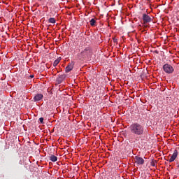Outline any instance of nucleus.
<instances>
[{
  "label": "nucleus",
  "mask_w": 179,
  "mask_h": 179,
  "mask_svg": "<svg viewBox=\"0 0 179 179\" xmlns=\"http://www.w3.org/2000/svg\"><path fill=\"white\" fill-rule=\"evenodd\" d=\"M134 162L138 166H143V164H145V159L139 156H136L134 157Z\"/></svg>",
  "instance_id": "nucleus-4"
},
{
  "label": "nucleus",
  "mask_w": 179,
  "mask_h": 179,
  "mask_svg": "<svg viewBox=\"0 0 179 179\" xmlns=\"http://www.w3.org/2000/svg\"><path fill=\"white\" fill-rule=\"evenodd\" d=\"M43 97L44 96L42 94H37L34 97V101H40V100H43Z\"/></svg>",
  "instance_id": "nucleus-9"
},
{
  "label": "nucleus",
  "mask_w": 179,
  "mask_h": 179,
  "mask_svg": "<svg viewBox=\"0 0 179 179\" xmlns=\"http://www.w3.org/2000/svg\"><path fill=\"white\" fill-rule=\"evenodd\" d=\"M29 78H31V79H33V78H34V75H30Z\"/></svg>",
  "instance_id": "nucleus-18"
},
{
  "label": "nucleus",
  "mask_w": 179,
  "mask_h": 179,
  "mask_svg": "<svg viewBox=\"0 0 179 179\" xmlns=\"http://www.w3.org/2000/svg\"><path fill=\"white\" fill-rule=\"evenodd\" d=\"M66 78V76L65 74L62 75H59L58 77L57 78V83H62L64 82V80Z\"/></svg>",
  "instance_id": "nucleus-8"
},
{
  "label": "nucleus",
  "mask_w": 179,
  "mask_h": 179,
  "mask_svg": "<svg viewBox=\"0 0 179 179\" xmlns=\"http://www.w3.org/2000/svg\"><path fill=\"white\" fill-rule=\"evenodd\" d=\"M163 71L164 72H165V73H173V72H174V68L173 67V66H171V64H165L163 67Z\"/></svg>",
  "instance_id": "nucleus-3"
},
{
  "label": "nucleus",
  "mask_w": 179,
  "mask_h": 179,
  "mask_svg": "<svg viewBox=\"0 0 179 179\" xmlns=\"http://www.w3.org/2000/svg\"><path fill=\"white\" fill-rule=\"evenodd\" d=\"M61 59H62V58L58 57L56 60H55V62H53V66H57V65H58V64L61 62Z\"/></svg>",
  "instance_id": "nucleus-10"
},
{
  "label": "nucleus",
  "mask_w": 179,
  "mask_h": 179,
  "mask_svg": "<svg viewBox=\"0 0 179 179\" xmlns=\"http://www.w3.org/2000/svg\"><path fill=\"white\" fill-rule=\"evenodd\" d=\"M143 20L144 23H150V22H152V17L148 15V14L144 13L143 14Z\"/></svg>",
  "instance_id": "nucleus-5"
},
{
  "label": "nucleus",
  "mask_w": 179,
  "mask_h": 179,
  "mask_svg": "<svg viewBox=\"0 0 179 179\" xmlns=\"http://www.w3.org/2000/svg\"><path fill=\"white\" fill-rule=\"evenodd\" d=\"M129 141L130 142H135V139L130 137L129 138Z\"/></svg>",
  "instance_id": "nucleus-17"
},
{
  "label": "nucleus",
  "mask_w": 179,
  "mask_h": 179,
  "mask_svg": "<svg viewBox=\"0 0 179 179\" xmlns=\"http://www.w3.org/2000/svg\"><path fill=\"white\" fill-rule=\"evenodd\" d=\"M150 166H152V167H155L156 166V161L152 160V162L150 163Z\"/></svg>",
  "instance_id": "nucleus-14"
},
{
  "label": "nucleus",
  "mask_w": 179,
  "mask_h": 179,
  "mask_svg": "<svg viewBox=\"0 0 179 179\" xmlns=\"http://www.w3.org/2000/svg\"><path fill=\"white\" fill-rule=\"evenodd\" d=\"M49 23H52L53 24H55V23L57 22V20H55V18L54 17H50L48 20Z\"/></svg>",
  "instance_id": "nucleus-12"
},
{
  "label": "nucleus",
  "mask_w": 179,
  "mask_h": 179,
  "mask_svg": "<svg viewBox=\"0 0 179 179\" xmlns=\"http://www.w3.org/2000/svg\"><path fill=\"white\" fill-rule=\"evenodd\" d=\"M177 156H178V151H177V150H175L173 151V153L171 156V158L169 159V163H172V162H174V160L177 159Z\"/></svg>",
  "instance_id": "nucleus-6"
},
{
  "label": "nucleus",
  "mask_w": 179,
  "mask_h": 179,
  "mask_svg": "<svg viewBox=\"0 0 179 179\" xmlns=\"http://www.w3.org/2000/svg\"><path fill=\"white\" fill-rule=\"evenodd\" d=\"M113 43H117V38H113Z\"/></svg>",
  "instance_id": "nucleus-16"
},
{
  "label": "nucleus",
  "mask_w": 179,
  "mask_h": 179,
  "mask_svg": "<svg viewBox=\"0 0 179 179\" xmlns=\"http://www.w3.org/2000/svg\"><path fill=\"white\" fill-rule=\"evenodd\" d=\"M92 55V50L90 48L87 47L84 50H82L81 52L78 55L79 59L83 61L85 58H87V57H90Z\"/></svg>",
  "instance_id": "nucleus-2"
},
{
  "label": "nucleus",
  "mask_w": 179,
  "mask_h": 179,
  "mask_svg": "<svg viewBox=\"0 0 179 179\" xmlns=\"http://www.w3.org/2000/svg\"><path fill=\"white\" fill-rule=\"evenodd\" d=\"M50 160L51 162H57L58 160V157L57 156H55V155H51L50 157Z\"/></svg>",
  "instance_id": "nucleus-11"
},
{
  "label": "nucleus",
  "mask_w": 179,
  "mask_h": 179,
  "mask_svg": "<svg viewBox=\"0 0 179 179\" xmlns=\"http://www.w3.org/2000/svg\"><path fill=\"white\" fill-rule=\"evenodd\" d=\"M90 23L92 26H95L96 25V20H94V18H92L91 20L90 21Z\"/></svg>",
  "instance_id": "nucleus-13"
},
{
  "label": "nucleus",
  "mask_w": 179,
  "mask_h": 179,
  "mask_svg": "<svg viewBox=\"0 0 179 179\" xmlns=\"http://www.w3.org/2000/svg\"><path fill=\"white\" fill-rule=\"evenodd\" d=\"M39 1H43V0H39Z\"/></svg>",
  "instance_id": "nucleus-19"
},
{
  "label": "nucleus",
  "mask_w": 179,
  "mask_h": 179,
  "mask_svg": "<svg viewBox=\"0 0 179 179\" xmlns=\"http://www.w3.org/2000/svg\"><path fill=\"white\" fill-rule=\"evenodd\" d=\"M129 129L134 136H143L145 134V127L138 122L131 124Z\"/></svg>",
  "instance_id": "nucleus-1"
},
{
  "label": "nucleus",
  "mask_w": 179,
  "mask_h": 179,
  "mask_svg": "<svg viewBox=\"0 0 179 179\" xmlns=\"http://www.w3.org/2000/svg\"><path fill=\"white\" fill-rule=\"evenodd\" d=\"M39 121H40L41 124H44V117H40Z\"/></svg>",
  "instance_id": "nucleus-15"
},
{
  "label": "nucleus",
  "mask_w": 179,
  "mask_h": 179,
  "mask_svg": "<svg viewBox=\"0 0 179 179\" xmlns=\"http://www.w3.org/2000/svg\"><path fill=\"white\" fill-rule=\"evenodd\" d=\"M73 65H75V64L73 63V62H71V63H69L68 64V66L66 67L65 69V72L66 73L71 72V71H72L73 69Z\"/></svg>",
  "instance_id": "nucleus-7"
}]
</instances>
